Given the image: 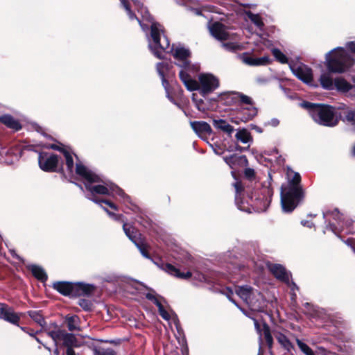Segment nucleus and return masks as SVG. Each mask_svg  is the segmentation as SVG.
Listing matches in <instances>:
<instances>
[{"mask_svg": "<svg viewBox=\"0 0 355 355\" xmlns=\"http://www.w3.org/2000/svg\"><path fill=\"white\" fill-rule=\"evenodd\" d=\"M133 3L137 12L140 13L141 19L135 16L131 11L130 4L126 0H121V6L126 11L130 20H137L144 31H147L149 26L150 27L151 40L148 41V46L154 55L157 58L163 59L164 58V53L168 52V50H170L175 60V64L181 68L180 71L183 70L187 73H195L198 71L200 69L199 65L197 64H191L189 60L191 53L189 50L181 45L175 46L173 45L172 48L170 49V42L168 37L164 34L162 26L153 21L148 9L144 6L141 1L139 0H134Z\"/></svg>", "mask_w": 355, "mask_h": 355, "instance_id": "obj_1", "label": "nucleus"}, {"mask_svg": "<svg viewBox=\"0 0 355 355\" xmlns=\"http://www.w3.org/2000/svg\"><path fill=\"white\" fill-rule=\"evenodd\" d=\"M76 173L84 182L86 189L92 195L118 196L123 202H130V197L118 186L103 182L100 176L81 163H76Z\"/></svg>", "mask_w": 355, "mask_h": 355, "instance_id": "obj_2", "label": "nucleus"}, {"mask_svg": "<svg viewBox=\"0 0 355 355\" xmlns=\"http://www.w3.org/2000/svg\"><path fill=\"white\" fill-rule=\"evenodd\" d=\"M326 66L329 72L343 73L355 64V40L345 44L344 47H336L326 54Z\"/></svg>", "mask_w": 355, "mask_h": 355, "instance_id": "obj_3", "label": "nucleus"}, {"mask_svg": "<svg viewBox=\"0 0 355 355\" xmlns=\"http://www.w3.org/2000/svg\"><path fill=\"white\" fill-rule=\"evenodd\" d=\"M288 184L282 187L281 203L284 212H291L303 198L300 186L301 177L291 168L287 170Z\"/></svg>", "mask_w": 355, "mask_h": 355, "instance_id": "obj_4", "label": "nucleus"}, {"mask_svg": "<svg viewBox=\"0 0 355 355\" xmlns=\"http://www.w3.org/2000/svg\"><path fill=\"white\" fill-rule=\"evenodd\" d=\"M180 78L189 91H199L203 96L213 92L219 86L218 79L210 73H202L198 76V80L193 79L189 73L180 71Z\"/></svg>", "mask_w": 355, "mask_h": 355, "instance_id": "obj_5", "label": "nucleus"}, {"mask_svg": "<svg viewBox=\"0 0 355 355\" xmlns=\"http://www.w3.org/2000/svg\"><path fill=\"white\" fill-rule=\"evenodd\" d=\"M300 106L307 110L312 119L320 125L335 126L338 122L334 109L331 106L307 101L300 103Z\"/></svg>", "mask_w": 355, "mask_h": 355, "instance_id": "obj_6", "label": "nucleus"}, {"mask_svg": "<svg viewBox=\"0 0 355 355\" xmlns=\"http://www.w3.org/2000/svg\"><path fill=\"white\" fill-rule=\"evenodd\" d=\"M236 294L253 311H262L265 307V300L262 294L249 285L235 287Z\"/></svg>", "mask_w": 355, "mask_h": 355, "instance_id": "obj_7", "label": "nucleus"}, {"mask_svg": "<svg viewBox=\"0 0 355 355\" xmlns=\"http://www.w3.org/2000/svg\"><path fill=\"white\" fill-rule=\"evenodd\" d=\"M53 286V288L62 295L69 297L88 295L94 288V287L90 284L66 282H55Z\"/></svg>", "mask_w": 355, "mask_h": 355, "instance_id": "obj_8", "label": "nucleus"}, {"mask_svg": "<svg viewBox=\"0 0 355 355\" xmlns=\"http://www.w3.org/2000/svg\"><path fill=\"white\" fill-rule=\"evenodd\" d=\"M271 180L272 178L269 174L267 180L261 184V188L252 194L251 198L254 199V205L258 211H265L270 205L273 194Z\"/></svg>", "mask_w": 355, "mask_h": 355, "instance_id": "obj_9", "label": "nucleus"}, {"mask_svg": "<svg viewBox=\"0 0 355 355\" xmlns=\"http://www.w3.org/2000/svg\"><path fill=\"white\" fill-rule=\"evenodd\" d=\"M46 334L52 338L55 346L62 345L67 348H72L73 347H78L79 345L73 334L67 333L65 331L60 329L51 331L49 330L46 331Z\"/></svg>", "mask_w": 355, "mask_h": 355, "instance_id": "obj_10", "label": "nucleus"}, {"mask_svg": "<svg viewBox=\"0 0 355 355\" xmlns=\"http://www.w3.org/2000/svg\"><path fill=\"white\" fill-rule=\"evenodd\" d=\"M38 162L40 168L46 172L55 171L59 163V157L54 154L41 153L39 154Z\"/></svg>", "mask_w": 355, "mask_h": 355, "instance_id": "obj_11", "label": "nucleus"}, {"mask_svg": "<svg viewBox=\"0 0 355 355\" xmlns=\"http://www.w3.org/2000/svg\"><path fill=\"white\" fill-rule=\"evenodd\" d=\"M290 68L297 78L308 85H312L313 72L310 67L303 64H291Z\"/></svg>", "mask_w": 355, "mask_h": 355, "instance_id": "obj_12", "label": "nucleus"}, {"mask_svg": "<svg viewBox=\"0 0 355 355\" xmlns=\"http://www.w3.org/2000/svg\"><path fill=\"white\" fill-rule=\"evenodd\" d=\"M334 87L340 92L355 97V78H352V84H351L344 78L338 77L334 79Z\"/></svg>", "mask_w": 355, "mask_h": 355, "instance_id": "obj_13", "label": "nucleus"}, {"mask_svg": "<svg viewBox=\"0 0 355 355\" xmlns=\"http://www.w3.org/2000/svg\"><path fill=\"white\" fill-rule=\"evenodd\" d=\"M209 30L213 37L218 40H227L230 35L225 26L220 22H214L209 24Z\"/></svg>", "mask_w": 355, "mask_h": 355, "instance_id": "obj_14", "label": "nucleus"}, {"mask_svg": "<svg viewBox=\"0 0 355 355\" xmlns=\"http://www.w3.org/2000/svg\"><path fill=\"white\" fill-rule=\"evenodd\" d=\"M0 318L15 325H18L20 320L12 307L3 303H0Z\"/></svg>", "mask_w": 355, "mask_h": 355, "instance_id": "obj_15", "label": "nucleus"}, {"mask_svg": "<svg viewBox=\"0 0 355 355\" xmlns=\"http://www.w3.org/2000/svg\"><path fill=\"white\" fill-rule=\"evenodd\" d=\"M252 320H254V327L257 333L259 334L260 341L261 342V337L263 336L268 348L270 349L272 347L273 339L270 334L269 327L266 323H263L262 327H261L260 324L256 319L252 318Z\"/></svg>", "mask_w": 355, "mask_h": 355, "instance_id": "obj_16", "label": "nucleus"}, {"mask_svg": "<svg viewBox=\"0 0 355 355\" xmlns=\"http://www.w3.org/2000/svg\"><path fill=\"white\" fill-rule=\"evenodd\" d=\"M225 163L232 169L238 167H243L248 165V159L245 155H232L230 157H223Z\"/></svg>", "mask_w": 355, "mask_h": 355, "instance_id": "obj_17", "label": "nucleus"}, {"mask_svg": "<svg viewBox=\"0 0 355 355\" xmlns=\"http://www.w3.org/2000/svg\"><path fill=\"white\" fill-rule=\"evenodd\" d=\"M269 268L271 272L277 279L288 284H290V275L284 266L280 264H272L269 266Z\"/></svg>", "mask_w": 355, "mask_h": 355, "instance_id": "obj_18", "label": "nucleus"}, {"mask_svg": "<svg viewBox=\"0 0 355 355\" xmlns=\"http://www.w3.org/2000/svg\"><path fill=\"white\" fill-rule=\"evenodd\" d=\"M257 114V108L253 105L243 106L237 112V117L243 122L251 120Z\"/></svg>", "mask_w": 355, "mask_h": 355, "instance_id": "obj_19", "label": "nucleus"}, {"mask_svg": "<svg viewBox=\"0 0 355 355\" xmlns=\"http://www.w3.org/2000/svg\"><path fill=\"white\" fill-rule=\"evenodd\" d=\"M89 200H91L92 201H93L94 202L101 205L102 207V208L103 209V210H105L107 214L111 217L114 220H120L121 218V215H117L114 213H112L110 211L107 210V208L104 207L102 206V203H104L107 205H108L110 208L114 209V210H117L118 208H117V206L114 204L113 202H112L110 200H100L96 197H94V198H88Z\"/></svg>", "mask_w": 355, "mask_h": 355, "instance_id": "obj_20", "label": "nucleus"}, {"mask_svg": "<svg viewBox=\"0 0 355 355\" xmlns=\"http://www.w3.org/2000/svg\"><path fill=\"white\" fill-rule=\"evenodd\" d=\"M161 268L168 274L180 279H187L191 277V272L188 271L187 272H181L178 269L170 263L162 264Z\"/></svg>", "mask_w": 355, "mask_h": 355, "instance_id": "obj_21", "label": "nucleus"}, {"mask_svg": "<svg viewBox=\"0 0 355 355\" xmlns=\"http://www.w3.org/2000/svg\"><path fill=\"white\" fill-rule=\"evenodd\" d=\"M244 63L251 66L266 65L270 63L271 60L268 56H263L261 58H253L245 55L243 58Z\"/></svg>", "mask_w": 355, "mask_h": 355, "instance_id": "obj_22", "label": "nucleus"}, {"mask_svg": "<svg viewBox=\"0 0 355 355\" xmlns=\"http://www.w3.org/2000/svg\"><path fill=\"white\" fill-rule=\"evenodd\" d=\"M191 127L193 131L198 135L202 134H210L211 132V126L205 121H191Z\"/></svg>", "mask_w": 355, "mask_h": 355, "instance_id": "obj_23", "label": "nucleus"}, {"mask_svg": "<svg viewBox=\"0 0 355 355\" xmlns=\"http://www.w3.org/2000/svg\"><path fill=\"white\" fill-rule=\"evenodd\" d=\"M213 125L216 129L220 130L228 135H231L234 130V127L223 119H214Z\"/></svg>", "mask_w": 355, "mask_h": 355, "instance_id": "obj_24", "label": "nucleus"}, {"mask_svg": "<svg viewBox=\"0 0 355 355\" xmlns=\"http://www.w3.org/2000/svg\"><path fill=\"white\" fill-rule=\"evenodd\" d=\"M0 121L5 124L7 127L12 128L15 130H19L21 129V125L18 121L15 120L10 115H3L0 117Z\"/></svg>", "mask_w": 355, "mask_h": 355, "instance_id": "obj_25", "label": "nucleus"}, {"mask_svg": "<svg viewBox=\"0 0 355 355\" xmlns=\"http://www.w3.org/2000/svg\"><path fill=\"white\" fill-rule=\"evenodd\" d=\"M28 268L31 270L33 275L38 280L42 282L47 280V275L42 267L37 265H31L28 266Z\"/></svg>", "mask_w": 355, "mask_h": 355, "instance_id": "obj_26", "label": "nucleus"}, {"mask_svg": "<svg viewBox=\"0 0 355 355\" xmlns=\"http://www.w3.org/2000/svg\"><path fill=\"white\" fill-rule=\"evenodd\" d=\"M320 84L323 88L327 89H333L334 88V80L327 72H324L320 78Z\"/></svg>", "mask_w": 355, "mask_h": 355, "instance_id": "obj_27", "label": "nucleus"}, {"mask_svg": "<svg viewBox=\"0 0 355 355\" xmlns=\"http://www.w3.org/2000/svg\"><path fill=\"white\" fill-rule=\"evenodd\" d=\"M235 137L239 141L243 144H248L252 141V137L250 132L246 129L239 130Z\"/></svg>", "mask_w": 355, "mask_h": 355, "instance_id": "obj_28", "label": "nucleus"}, {"mask_svg": "<svg viewBox=\"0 0 355 355\" xmlns=\"http://www.w3.org/2000/svg\"><path fill=\"white\" fill-rule=\"evenodd\" d=\"M274 336L282 347L288 351L291 350L292 344L285 335L280 332H275Z\"/></svg>", "mask_w": 355, "mask_h": 355, "instance_id": "obj_29", "label": "nucleus"}, {"mask_svg": "<svg viewBox=\"0 0 355 355\" xmlns=\"http://www.w3.org/2000/svg\"><path fill=\"white\" fill-rule=\"evenodd\" d=\"M66 321L69 331L80 330L79 318L77 315L67 316Z\"/></svg>", "mask_w": 355, "mask_h": 355, "instance_id": "obj_30", "label": "nucleus"}, {"mask_svg": "<svg viewBox=\"0 0 355 355\" xmlns=\"http://www.w3.org/2000/svg\"><path fill=\"white\" fill-rule=\"evenodd\" d=\"M28 315L41 327H43L45 324L44 319L41 314L40 311H29L28 312Z\"/></svg>", "mask_w": 355, "mask_h": 355, "instance_id": "obj_31", "label": "nucleus"}, {"mask_svg": "<svg viewBox=\"0 0 355 355\" xmlns=\"http://www.w3.org/2000/svg\"><path fill=\"white\" fill-rule=\"evenodd\" d=\"M156 67H157V71L159 75L162 78V84H163L164 87H166V85H168V82L164 78V73H165V71L167 69V64L165 62H159L157 64Z\"/></svg>", "mask_w": 355, "mask_h": 355, "instance_id": "obj_32", "label": "nucleus"}, {"mask_svg": "<svg viewBox=\"0 0 355 355\" xmlns=\"http://www.w3.org/2000/svg\"><path fill=\"white\" fill-rule=\"evenodd\" d=\"M123 228L126 236L135 244V242H139V241L137 239L136 232H135V228L132 227H128V225L124 223L123 225Z\"/></svg>", "mask_w": 355, "mask_h": 355, "instance_id": "obj_33", "label": "nucleus"}, {"mask_svg": "<svg viewBox=\"0 0 355 355\" xmlns=\"http://www.w3.org/2000/svg\"><path fill=\"white\" fill-rule=\"evenodd\" d=\"M247 16L248 19L258 28H262V26H263V23L260 15L257 14H253L251 12H247Z\"/></svg>", "mask_w": 355, "mask_h": 355, "instance_id": "obj_34", "label": "nucleus"}, {"mask_svg": "<svg viewBox=\"0 0 355 355\" xmlns=\"http://www.w3.org/2000/svg\"><path fill=\"white\" fill-rule=\"evenodd\" d=\"M63 154L65 157L67 170L70 173H71L73 172V168H74L73 159L72 155H71V153L67 150H64Z\"/></svg>", "mask_w": 355, "mask_h": 355, "instance_id": "obj_35", "label": "nucleus"}, {"mask_svg": "<svg viewBox=\"0 0 355 355\" xmlns=\"http://www.w3.org/2000/svg\"><path fill=\"white\" fill-rule=\"evenodd\" d=\"M272 53L275 59L282 64L288 62L287 57L278 49H272Z\"/></svg>", "mask_w": 355, "mask_h": 355, "instance_id": "obj_36", "label": "nucleus"}, {"mask_svg": "<svg viewBox=\"0 0 355 355\" xmlns=\"http://www.w3.org/2000/svg\"><path fill=\"white\" fill-rule=\"evenodd\" d=\"M296 343L300 350L306 355H313V351L302 340L297 339Z\"/></svg>", "mask_w": 355, "mask_h": 355, "instance_id": "obj_37", "label": "nucleus"}, {"mask_svg": "<svg viewBox=\"0 0 355 355\" xmlns=\"http://www.w3.org/2000/svg\"><path fill=\"white\" fill-rule=\"evenodd\" d=\"M135 245L139 250L141 254L147 259H150V256L148 254V246L144 243L143 241H140L139 242H135Z\"/></svg>", "mask_w": 355, "mask_h": 355, "instance_id": "obj_38", "label": "nucleus"}, {"mask_svg": "<svg viewBox=\"0 0 355 355\" xmlns=\"http://www.w3.org/2000/svg\"><path fill=\"white\" fill-rule=\"evenodd\" d=\"M234 187H235V190H236L235 200L237 204L238 208L242 211H247L246 209H245L244 207H243L241 205H240L239 204V194L243 191V187H242L241 183L239 182H236L234 184Z\"/></svg>", "mask_w": 355, "mask_h": 355, "instance_id": "obj_39", "label": "nucleus"}, {"mask_svg": "<svg viewBox=\"0 0 355 355\" xmlns=\"http://www.w3.org/2000/svg\"><path fill=\"white\" fill-rule=\"evenodd\" d=\"M345 233L348 234H355V221L347 220L345 222Z\"/></svg>", "mask_w": 355, "mask_h": 355, "instance_id": "obj_40", "label": "nucleus"}, {"mask_svg": "<svg viewBox=\"0 0 355 355\" xmlns=\"http://www.w3.org/2000/svg\"><path fill=\"white\" fill-rule=\"evenodd\" d=\"M78 304L85 311H89L92 309L93 306L92 302L87 299H80L78 302Z\"/></svg>", "mask_w": 355, "mask_h": 355, "instance_id": "obj_41", "label": "nucleus"}, {"mask_svg": "<svg viewBox=\"0 0 355 355\" xmlns=\"http://www.w3.org/2000/svg\"><path fill=\"white\" fill-rule=\"evenodd\" d=\"M223 45L225 49L230 51H236L242 49V46L240 44L234 42H227L224 43Z\"/></svg>", "mask_w": 355, "mask_h": 355, "instance_id": "obj_42", "label": "nucleus"}, {"mask_svg": "<svg viewBox=\"0 0 355 355\" xmlns=\"http://www.w3.org/2000/svg\"><path fill=\"white\" fill-rule=\"evenodd\" d=\"M239 97L240 101L245 104V106L253 105L252 104V99L250 97L241 94H239Z\"/></svg>", "mask_w": 355, "mask_h": 355, "instance_id": "obj_43", "label": "nucleus"}, {"mask_svg": "<svg viewBox=\"0 0 355 355\" xmlns=\"http://www.w3.org/2000/svg\"><path fill=\"white\" fill-rule=\"evenodd\" d=\"M178 4L182 6L194 5L198 3L200 0H174Z\"/></svg>", "mask_w": 355, "mask_h": 355, "instance_id": "obj_44", "label": "nucleus"}, {"mask_svg": "<svg viewBox=\"0 0 355 355\" xmlns=\"http://www.w3.org/2000/svg\"><path fill=\"white\" fill-rule=\"evenodd\" d=\"M158 311H159L160 315L162 317L163 319H164L166 320H170V318H171L170 313L168 312H167L166 310H165V309L164 308L163 306L162 307H159V309H158Z\"/></svg>", "mask_w": 355, "mask_h": 355, "instance_id": "obj_45", "label": "nucleus"}, {"mask_svg": "<svg viewBox=\"0 0 355 355\" xmlns=\"http://www.w3.org/2000/svg\"><path fill=\"white\" fill-rule=\"evenodd\" d=\"M345 119L348 122H355V110L348 111L345 115Z\"/></svg>", "mask_w": 355, "mask_h": 355, "instance_id": "obj_46", "label": "nucleus"}, {"mask_svg": "<svg viewBox=\"0 0 355 355\" xmlns=\"http://www.w3.org/2000/svg\"><path fill=\"white\" fill-rule=\"evenodd\" d=\"M95 355H116L115 352L112 349H106L96 352Z\"/></svg>", "mask_w": 355, "mask_h": 355, "instance_id": "obj_47", "label": "nucleus"}, {"mask_svg": "<svg viewBox=\"0 0 355 355\" xmlns=\"http://www.w3.org/2000/svg\"><path fill=\"white\" fill-rule=\"evenodd\" d=\"M334 220H338L339 223L341 222L343 218V214H341L338 209H335L331 213Z\"/></svg>", "mask_w": 355, "mask_h": 355, "instance_id": "obj_48", "label": "nucleus"}, {"mask_svg": "<svg viewBox=\"0 0 355 355\" xmlns=\"http://www.w3.org/2000/svg\"><path fill=\"white\" fill-rule=\"evenodd\" d=\"M330 229L336 234H338V233L343 232L345 230L343 226H340V227L338 229L334 224H330Z\"/></svg>", "mask_w": 355, "mask_h": 355, "instance_id": "obj_49", "label": "nucleus"}, {"mask_svg": "<svg viewBox=\"0 0 355 355\" xmlns=\"http://www.w3.org/2000/svg\"><path fill=\"white\" fill-rule=\"evenodd\" d=\"M245 175L248 178H251L254 175V171L252 168H247L245 170Z\"/></svg>", "mask_w": 355, "mask_h": 355, "instance_id": "obj_50", "label": "nucleus"}, {"mask_svg": "<svg viewBox=\"0 0 355 355\" xmlns=\"http://www.w3.org/2000/svg\"><path fill=\"white\" fill-rule=\"evenodd\" d=\"M279 121L277 119H272L270 121H268V125L272 126V127H276L279 125Z\"/></svg>", "mask_w": 355, "mask_h": 355, "instance_id": "obj_51", "label": "nucleus"}, {"mask_svg": "<svg viewBox=\"0 0 355 355\" xmlns=\"http://www.w3.org/2000/svg\"><path fill=\"white\" fill-rule=\"evenodd\" d=\"M50 148H52V149L57 150H59L60 152H62L63 153H64V150H67L63 147H60V146H58L56 144L51 145Z\"/></svg>", "mask_w": 355, "mask_h": 355, "instance_id": "obj_52", "label": "nucleus"}, {"mask_svg": "<svg viewBox=\"0 0 355 355\" xmlns=\"http://www.w3.org/2000/svg\"><path fill=\"white\" fill-rule=\"evenodd\" d=\"M227 291H228V293L226 294L227 297H228V299L232 302L235 305H236L237 306L238 304L236 303V302L231 297V295L233 294V292L231 289H229L227 288Z\"/></svg>", "mask_w": 355, "mask_h": 355, "instance_id": "obj_53", "label": "nucleus"}, {"mask_svg": "<svg viewBox=\"0 0 355 355\" xmlns=\"http://www.w3.org/2000/svg\"><path fill=\"white\" fill-rule=\"evenodd\" d=\"M301 224L303 226L308 227L309 228L312 227L313 226V223L309 220H302Z\"/></svg>", "mask_w": 355, "mask_h": 355, "instance_id": "obj_54", "label": "nucleus"}, {"mask_svg": "<svg viewBox=\"0 0 355 355\" xmlns=\"http://www.w3.org/2000/svg\"><path fill=\"white\" fill-rule=\"evenodd\" d=\"M146 298L152 302H153V300L155 299H156L157 297L155 296V295H153V293H148L146 294Z\"/></svg>", "mask_w": 355, "mask_h": 355, "instance_id": "obj_55", "label": "nucleus"}, {"mask_svg": "<svg viewBox=\"0 0 355 355\" xmlns=\"http://www.w3.org/2000/svg\"><path fill=\"white\" fill-rule=\"evenodd\" d=\"M66 355H76V354L72 348L69 347L67 349Z\"/></svg>", "mask_w": 355, "mask_h": 355, "instance_id": "obj_56", "label": "nucleus"}, {"mask_svg": "<svg viewBox=\"0 0 355 355\" xmlns=\"http://www.w3.org/2000/svg\"><path fill=\"white\" fill-rule=\"evenodd\" d=\"M153 302L155 304H156V306L158 307V309H159V307H162L163 306L157 298L155 299Z\"/></svg>", "mask_w": 355, "mask_h": 355, "instance_id": "obj_57", "label": "nucleus"}, {"mask_svg": "<svg viewBox=\"0 0 355 355\" xmlns=\"http://www.w3.org/2000/svg\"><path fill=\"white\" fill-rule=\"evenodd\" d=\"M54 354H55V355H60L59 351H58V346H56V348L54 350Z\"/></svg>", "mask_w": 355, "mask_h": 355, "instance_id": "obj_58", "label": "nucleus"}, {"mask_svg": "<svg viewBox=\"0 0 355 355\" xmlns=\"http://www.w3.org/2000/svg\"><path fill=\"white\" fill-rule=\"evenodd\" d=\"M291 286H293L291 288L293 291H294V288H296L297 289V287L294 282H291Z\"/></svg>", "mask_w": 355, "mask_h": 355, "instance_id": "obj_59", "label": "nucleus"}, {"mask_svg": "<svg viewBox=\"0 0 355 355\" xmlns=\"http://www.w3.org/2000/svg\"><path fill=\"white\" fill-rule=\"evenodd\" d=\"M257 355H262V351H261V346L259 347V353Z\"/></svg>", "mask_w": 355, "mask_h": 355, "instance_id": "obj_60", "label": "nucleus"}, {"mask_svg": "<svg viewBox=\"0 0 355 355\" xmlns=\"http://www.w3.org/2000/svg\"><path fill=\"white\" fill-rule=\"evenodd\" d=\"M239 309L241 310V311H242V312H243L245 315H248V314H247V313H246V311H244L243 309H241V308H239Z\"/></svg>", "mask_w": 355, "mask_h": 355, "instance_id": "obj_61", "label": "nucleus"}, {"mask_svg": "<svg viewBox=\"0 0 355 355\" xmlns=\"http://www.w3.org/2000/svg\"><path fill=\"white\" fill-rule=\"evenodd\" d=\"M350 242H351V241H350V240H347V241H346V243H347V245H351Z\"/></svg>", "mask_w": 355, "mask_h": 355, "instance_id": "obj_62", "label": "nucleus"}, {"mask_svg": "<svg viewBox=\"0 0 355 355\" xmlns=\"http://www.w3.org/2000/svg\"><path fill=\"white\" fill-rule=\"evenodd\" d=\"M214 152L216 154L220 155V153L218 152V150H216V149H214Z\"/></svg>", "mask_w": 355, "mask_h": 355, "instance_id": "obj_63", "label": "nucleus"}, {"mask_svg": "<svg viewBox=\"0 0 355 355\" xmlns=\"http://www.w3.org/2000/svg\"><path fill=\"white\" fill-rule=\"evenodd\" d=\"M353 155L355 156V145H354V147L353 148Z\"/></svg>", "mask_w": 355, "mask_h": 355, "instance_id": "obj_64", "label": "nucleus"}]
</instances>
